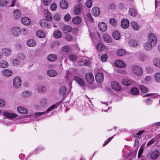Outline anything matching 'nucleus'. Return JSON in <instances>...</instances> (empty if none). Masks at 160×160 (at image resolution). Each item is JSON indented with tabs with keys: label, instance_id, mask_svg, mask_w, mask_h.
Masks as SVG:
<instances>
[{
	"label": "nucleus",
	"instance_id": "nucleus-1",
	"mask_svg": "<svg viewBox=\"0 0 160 160\" xmlns=\"http://www.w3.org/2000/svg\"><path fill=\"white\" fill-rule=\"evenodd\" d=\"M157 42V38L154 34L150 33L147 36V43L144 45L145 49L150 50L152 48L155 46Z\"/></svg>",
	"mask_w": 160,
	"mask_h": 160
},
{
	"label": "nucleus",
	"instance_id": "nucleus-2",
	"mask_svg": "<svg viewBox=\"0 0 160 160\" xmlns=\"http://www.w3.org/2000/svg\"><path fill=\"white\" fill-rule=\"evenodd\" d=\"M47 105V99L45 98H43L40 100L39 103L35 106L36 109L39 111H43L45 109Z\"/></svg>",
	"mask_w": 160,
	"mask_h": 160
},
{
	"label": "nucleus",
	"instance_id": "nucleus-3",
	"mask_svg": "<svg viewBox=\"0 0 160 160\" xmlns=\"http://www.w3.org/2000/svg\"><path fill=\"white\" fill-rule=\"evenodd\" d=\"M21 32L22 30L19 27H14L12 28L10 30L11 35L15 37H19L21 35Z\"/></svg>",
	"mask_w": 160,
	"mask_h": 160
},
{
	"label": "nucleus",
	"instance_id": "nucleus-4",
	"mask_svg": "<svg viewBox=\"0 0 160 160\" xmlns=\"http://www.w3.org/2000/svg\"><path fill=\"white\" fill-rule=\"evenodd\" d=\"M132 69L133 72L137 75H141L143 73L142 69L138 66H133L132 67Z\"/></svg>",
	"mask_w": 160,
	"mask_h": 160
},
{
	"label": "nucleus",
	"instance_id": "nucleus-5",
	"mask_svg": "<svg viewBox=\"0 0 160 160\" xmlns=\"http://www.w3.org/2000/svg\"><path fill=\"white\" fill-rule=\"evenodd\" d=\"M85 79L87 82L90 84L92 83L94 81L93 75L90 72L87 73L85 76Z\"/></svg>",
	"mask_w": 160,
	"mask_h": 160
},
{
	"label": "nucleus",
	"instance_id": "nucleus-6",
	"mask_svg": "<svg viewBox=\"0 0 160 160\" xmlns=\"http://www.w3.org/2000/svg\"><path fill=\"white\" fill-rule=\"evenodd\" d=\"M22 84L21 78L18 76L16 77L13 81V85L16 88H19Z\"/></svg>",
	"mask_w": 160,
	"mask_h": 160
},
{
	"label": "nucleus",
	"instance_id": "nucleus-7",
	"mask_svg": "<svg viewBox=\"0 0 160 160\" xmlns=\"http://www.w3.org/2000/svg\"><path fill=\"white\" fill-rule=\"evenodd\" d=\"M55 105H53L48 108L46 111L42 112H35L34 113V115L35 117H37L41 116L47 112H49L55 108Z\"/></svg>",
	"mask_w": 160,
	"mask_h": 160
},
{
	"label": "nucleus",
	"instance_id": "nucleus-8",
	"mask_svg": "<svg viewBox=\"0 0 160 160\" xmlns=\"http://www.w3.org/2000/svg\"><path fill=\"white\" fill-rule=\"evenodd\" d=\"M95 78L97 82L101 83L103 80L104 76L102 73L98 72L96 74Z\"/></svg>",
	"mask_w": 160,
	"mask_h": 160
},
{
	"label": "nucleus",
	"instance_id": "nucleus-9",
	"mask_svg": "<svg viewBox=\"0 0 160 160\" xmlns=\"http://www.w3.org/2000/svg\"><path fill=\"white\" fill-rule=\"evenodd\" d=\"M159 155V151L157 150H154L152 151L150 154V157L152 159L155 160L157 158Z\"/></svg>",
	"mask_w": 160,
	"mask_h": 160
},
{
	"label": "nucleus",
	"instance_id": "nucleus-10",
	"mask_svg": "<svg viewBox=\"0 0 160 160\" xmlns=\"http://www.w3.org/2000/svg\"><path fill=\"white\" fill-rule=\"evenodd\" d=\"M129 25L128 20L126 18L123 19L121 22V26L123 29L127 28Z\"/></svg>",
	"mask_w": 160,
	"mask_h": 160
},
{
	"label": "nucleus",
	"instance_id": "nucleus-11",
	"mask_svg": "<svg viewBox=\"0 0 160 160\" xmlns=\"http://www.w3.org/2000/svg\"><path fill=\"white\" fill-rule=\"evenodd\" d=\"M92 15L96 17L98 16L100 13L99 8L98 7L93 8L92 10Z\"/></svg>",
	"mask_w": 160,
	"mask_h": 160
},
{
	"label": "nucleus",
	"instance_id": "nucleus-12",
	"mask_svg": "<svg viewBox=\"0 0 160 160\" xmlns=\"http://www.w3.org/2000/svg\"><path fill=\"white\" fill-rule=\"evenodd\" d=\"M4 116L9 118H14L17 117V115L15 113H12L5 111L3 113Z\"/></svg>",
	"mask_w": 160,
	"mask_h": 160
},
{
	"label": "nucleus",
	"instance_id": "nucleus-13",
	"mask_svg": "<svg viewBox=\"0 0 160 160\" xmlns=\"http://www.w3.org/2000/svg\"><path fill=\"white\" fill-rule=\"evenodd\" d=\"M111 87L113 90L116 91H118L121 89L120 85L116 82H112L111 83Z\"/></svg>",
	"mask_w": 160,
	"mask_h": 160
},
{
	"label": "nucleus",
	"instance_id": "nucleus-14",
	"mask_svg": "<svg viewBox=\"0 0 160 160\" xmlns=\"http://www.w3.org/2000/svg\"><path fill=\"white\" fill-rule=\"evenodd\" d=\"M114 64L116 66L120 68H124L125 66V63L121 60H116Z\"/></svg>",
	"mask_w": 160,
	"mask_h": 160
},
{
	"label": "nucleus",
	"instance_id": "nucleus-15",
	"mask_svg": "<svg viewBox=\"0 0 160 160\" xmlns=\"http://www.w3.org/2000/svg\"><path fill=\"white\" fill-rule=\"evenodd\" d=\"M26 44L29 47H34L36 46V42L32 39H28L26 42Z\"/></svg>",
	"mask_w": 160,
	"mask_h": 160
},
{
	"label": "nucleus",
	"instance_id": "nucleus-16",
	"mask_svg": "<svg viewBox=\"0 0 160 160\" xmlns=\"http://www.w3.org/2000/svg\"><path fill=\"white\" fill-rule=\"evenodd\" d=\"M98 27L100 30L102 32H105L107 28V24L103 22H99L98 24Z\"/></svg>",
	"mask_w": 160,
	"mask_h": 160
},
{
	"label": "nucleus",
	"instance_id": "nucleus-17",
	"mask_svg": "<svg viewBox=\"0 0 160 160\" xmlns=\"http://www.w3.org/2000/svg\"><path fill=\"white\" fill-rule=\"evenodd\" d=\"M37 90L38 92L41 93H44L46 92L47 88L43 85H41L38 87Z\"/></svg>",
	"mask_w": 160,
	"mask_h": 160
},
{
	"label": "nucleus",
	"instance_id": "nucleus-18",
	"mask_svg": "<svg viewBox=\"0 0 160 160\" xmlns=\"http://www.w3.org/2000/svg\"><path fill=\"white\" fill-rule=\"evenodd\" d=\"M82 9V7L80 5H76L74 8V12L76 15H78L80 14L81 12V10Z\"/></svg>",
	"mask_w": 160,
	"mask_h": 160
},
{
	"label": "nucleus",
	"instance_id": "nucleus-19",
	"mask_svg": "<svg viewBox=\"0 0 160 160\" xmlns=\"http://www.w3.org/2000/svg\"><path fill=\"white\" fill-rule=\"evenodd\" d=\"M129 45L131 47H136L140 45V43L133 39L130 40L128 42Z\"/></svg>",
	"mask_w": 160,
	"mask_h": 160
},
{
	"label": "nucleus",
	"instance_id": "nucleus-20",
	"mask_svg": "<svg viewBox=\"0 0 160 160\" xmlns=\"http://www.w3.org/2000/svg\"><path fill=\"white\" fill-rule=\"evenodd\" d=\"M2 52L6 56H9L11 55L12 51L7 48H3L2 49Z\"/></svg>",
	"mask_w": 160,
	"mask_h": 160
},
{
	"label": "nucleus",
	"instance_id": "nucleus-21",
	"mask_svg": "<svg viewBox=\"0 0 160 160\" xmlns=\"http://www.w3.org/2000/svg\"><path fill=\"white\" fill-rule=\"evenodd\" d=\"M21 21L23 24L27 26L30 25L31 22V20L29 18L26 17L22 18Z\"/></svg>",
	"mask_w": 160,
	"mask_h": 160
},
{
	"label": "nucleus",
	"instance_id": "nucleus-22",
	"mask_svg": "<svg viewBox=\"0 0 160 160\" xmlns=\"http://www.w3.org/2000/svg\"><path fill=\"white\" fill-rule=\"evenodd\" d=\"M47 75L50 77H54L57 75V72L55 70L50 69L47 71Z\"/></svg>",
	"mask_w": 160,
	"mask_h": 160
},
{
	"label": "nucleus",
	"instance_id": "nucleus-23",
	"mask_svg": "<svg viewBox=\"0 0 160 160\" xmlns=\"http://www.w3.org/2000/svg\"><path fill=\"white\" fill-rule=\"evenodd\" d=\"M17 110L20 113L23 114H27L28 112V110L26 108L22 107H18Z\"/></svg>",
	"mask_w": 160,
	"mask_h": 160
},
{
	"label": "nucleus",
	"instance_id": "nucleus-24",
	"mask_svg": "<svg viewBox=\"0 0 160 160\" xmlns=\"http://www.w3.org/2000/svg\"><path fill=\"white\" fill-rule=\"evenodd\" d=\"M61 8L63 9H67L68 7V3L67 1L64 0H62L60 3Z\"/></svg>",
	"mask_w": 160,
	"mask_h": 160
},
{
	"label": "nucleus",
	"instance_id": "nucleus-25",
	"mask_svg": "<svg viewBox=\"0 0 160 160\" xmlns=\"http://www.w3.org/2000/svg\"><path fill=\"white\" fill-rule=\"evenodd\" d=\"M2 73L4 76L9 77L12 75V72L9 69H6L2 71Z\"/></svg>",
	"mask_w": 160,
	"mask_h": 160
},
{
	"label": "nucleus",
	"instance_id": "nucleus-26",
	"mask_svg": "<svg viewBox=\"0 0 160 160\" xmlns=\"http://www.w3.org/2000/svg\"><path fill=\"white\" fill-rule=\"evenodd\" d=\"M132 81L129 78H124L122 81V83L124 85L129 86L132 83Z\"/></svg>",
	"mask_w": 160,
	"mask_h": 160
},
{
	"label": "nucleus",
	"instance_id": "nucleus-27",
	"mask_svg": "<svg viewBox=\"0 0 160 160\" xmlns=\"http://www.w3.org/2000/svg\"><path fill=\"white\" fill-rule=\"evenodd\" d=\"M74 79L81 86H83L84 85V82L79 77L75 76L74 77Z\"/></svg>",
	"mask_w": 160,
	"mask_h": 160
},
{
	"label": "nucleus",
	"instance_id": "nucleus-28",
	"mask_svg": "<svg viewBox=\"0 0 160 160\" xmlns=\"http://www.w3.org/2000/svg\"><path fill=\"white\" fill-rule=\"evenodd\" d=\"M48 60L50 62L55 61L57 59L56 55L53 54H52L48 55Z\"/></svg>",
	"mask_w": 160,
	"mask_h": 160
},
{
	"label": "nucleus",
	"instance_id": "nucleus-29",
	"mask_svg": "<svg viewBox=\"0 0 160 160\" xmlns=\"http://www.w3.org/2000/svg\"><path fill=\"white\" fill-rule=\"evenodd\" d=\"M13 16L14 19L17 20L21 17V14L18 9H15L13 12Z\"/></svg>",
	"mask_w": 160,
	"mask_h": 160
},
{
	"label": "nucleus",
	"instance_id": "nucleus-30",
	"mask_svg": "<svg viewBox=\"0 0 160 160\" xmlns=\"http://www.w3.org/2000/svg\"><path fill=\"white\" fill-rule=\"evenodd\" d=\"M82 20L81 18L78 16L74 17L72 19L73 23L76 24H80Z\"/></svg>",
	"mask_w": 160,
	"mask_h": 160
},
{
	"label": "nucleus",
	"instance_id": "nucleus-31",
	"mask_svg": "<svg viewBox=\"0 0 160 160\" xmlns=\"http://www.w3.org/2000/svg\"><path fill=\"white\" fill-rule=\"evenodd\" d=\"M8 66V62L4 60H0V67L2 68H6Z\"/></svg>",
	"mask_w": 160,
	"mask_h": 160
},
{
	"label": "nucleus",
	"instance_id": "nucleus-32",
	"mask_svg": "<svg viewBox=\"0 0 160 160\" xmlns=\"http://www.w3.org/2000/svg\"><path fill=\"white\" fill-rule=\"evenodd\" d=\"M44 16L46 18L47 20L48 21H51L52 19V17L50 13L47 10H45L44 12Z\"/></svg>",
	"mask_w": 160,
	"mask_h": 160
},
{
	"label": "nucleus",
	"instance_id": "nucleus-33",
	"mask_svg": "<svg viewBox=\"0 0 160 160\" xmlns=\"http://www.w3.org/2000/svg\"><path fill=\"white\" fill-rule=\"evenodd\" d=\"M112 36L113 38L116 40H118L120 38V34L119 31H113Z\"/></svg>",
	"mask_w": 160,
	"mask_h": 160
},
{
	"label": "nucleus",
	"instance_id": "nucleus-34",
	"mask_svg": "<svg viewBox=\"0 0 160 160\" xmlns=\"http://www.w3.org/2000/svg\"><path fill=\"white\" fill-rule=\"evenodd\" d=\"M131 26L133 30L135 31H138L139 30V27L138 24L135 21H132L131 22Z\"/></svg>",
	"mask_w": 160,
	"mask_h": 160
},
{
	"label": "nucleus",
	"instance_id": "nucleus-35",
	"mask_svg": "<svg viewBox=\"0 0 160 160\" xmlns=\"http://www.w3.org/2000/svg\"><path fill=\"white\" fill-rule=\"evenodd\" d=\"M103 38L104 41L108 43H110L112 41V38L108 35L105 34L103 35Z\"/></svg>",
	"mask_w": 160,
	"mask_h": 160
},
{
	"label": "nucleus",
	"instance_id": "nucleus-36",
	"mask_svg": "<svg viewBox=\"0 0 160 160\" xmlns=\"http://www.w3.org/2000/svg\"><path fill=\"white\" fill-rule=\"evenodd\" d=\"M153 62L154 65L158 68H160V59L156 58L153 59Z\"/></svg>",
	"mask_w": 160,
	"mask_h": 160
},
{
	"label": "nucleus",
	"instance_id": "nucleus-37",
	"mask_svg": "<svg viewBox=\"0 0 160 160\" xmlns=\"http://www.w3.org/2000/svg\"><path fill=\"white\" fill-rule=\"evenodd\" d=\"M62 30L63 32L65 33H67L70 32L72 30L71 26L69 25H66L64 26L62 28Z\"/></svg>",
	"mask_w": 160,
	"mask_h": 160
},
{
	"label": "nucleus",
	"instance_id": "nucleus-38",
	"mask_svg": "<svg viewBox=\"0 0 160 160\" xmlns=\"http://www.w3.org/2000/svg\"><path fill=\"white\" fill-rule=\"evenodd\" d=\"M109 22L110 24L114 27H116L118 22L114 18H111L109 19Z\"/></svg>",
	"mask_w": 160,
	"mask_h": 160
},
{
	"label": "nucleus",
	"instance_id": "nucleus-39",
	"mask_svg": "<svg viewBox=\"0 0 160 160\" xmlns=\"http://www.w3.org/2000/svg\"><path fill=\"white\" fill-rule=\"evenodd\" d=\"M32 94V92L29 90H25L22 93V96L24 98L29 97Z\"/></svg>",
	"mask_w": 160,
	"mask_h": 160
},
{
	"label": "nucleus",
	"instance_id": "nucleus-40",
	"mask_svg": "<svg viewBox=\"0 0 160 160\" xmlns=\"http://www.w3.org/2000/svg\"><path fill=\"white\" fill-rule=\"evenodd\" d=\"M130 92L132 94L135 95H138L139 93V90L136 88H132L131 89Z\"/></svg>",
	"mask_w": 160,
	"mask_h": 160
},
{
	"label": "nucleus",
	"instance_id": "nucleus-41",
	"mask_svg": "<svg viewBox=\"0 0 160 160\" xmlns=\"http://www.w3.org/2000/svg\"><path fill=\"white\" fill-rule=\"evenodd\" d=\"M54 37L56 38H59L61 37L62 35L61 32L59 30L55 31L53 34Z\"/></svg>",
	"mask_w": 160,
	"mask_h": 160
},
{
	"label": "nucleus",
	"instance_id": "nucleus-42",
	"mask_svg": "<svg viewBox=\"0 0 160 160\" xmlns=\"http://www.w3.org/2000/svg\"><path fill=\"white\" fill-rule=\"evenodd\" d=\"M37 36L40 38H43L45 37L44 32L42 30H39L36 33Z\"/></svg>",
	"mask_w": 160,
	"mask_h": 160
},
{
	"label": "nucleus",
	"instance_id": "nucleus-43",
	"mask_svg": "<svg viewBox=\"0 0 160 160\" xmlns=\"http://www.w3.org/2000/svg\"><path fill=\"white\" fill-rule=\"evenodd\" d=\"M126 53V51L123 49H119L117 52V54L118 56H122Z\"/></svg>",
	"mask_w": 160,
	"mask_h": 160
},
{
	"label": "nucleus",
	"instance_id": "nucleus-44",
	"mask_svg": "<svg viewBox=\"0 0 160 160\" xmlns=\"http://www.w3.org/2000/svg\"><path fill=\"white\" fill-rule=\"evenodd\" d=\"M129 13L132 17H135L137 15V11L133 8H130L129 10Z\"/></svg>",
	"mask_w": 160,
	"mask_h": 160
},
{
	"label": "nucleus",
	"instance_id": "nucleus-45",
	"mask_svg": "<svg viewBox=\"0 0 160 160\" xmlns=\"http://www.w3.org/2000/svg\"><path fill=\"white\" fill-rule=\"evenodd\" d=\"M66 92V87L63 86L60 89L59 92L60 94L64 95L65 94Z\"/></svg>",
	"mask_w": 160,
	"mask_h": 160
},
{
	"label": "nucleus",
	"instance_id": "nucleus-46",
	"mask_svg": "<svg viewBox=\"0 0 160 160\" xmlns=\"http://www.w3.org/2000/svg\"><path fill=\"white\" fill-rule=\"evenodd\" d=\"M97 48L98 51H101L104 49L105 47L102 44L98 43L97 45Z\"/></svg>",
	"mask_w": 160,
	"mask_h": 160
},
{
	"label": "nucleus",
	"instance_id": "nucleus-47",
	"mask_svg": "<svg viewBox=\"0 0 160 160\" xmlns=\"http://www.w3.org/2000/svg\"><path fill=\"white\" fill-rule=\"evenodd\" d=\"M143 148H144V145H142L141 146V147L139 150L138 152V158H140L142 156V155L143 152Z\"/></svg>",
	"mask_w": 160,
	"mask_h": 160
},
{
	"label": "nucleus",
	"instance_id": "nucleus-48",
	"mask_svg": "<svg viewBox=\"0 0 160 160\" xmlns=\"http://www.w3.org/2000/svg\"><path fill=\"white\" fill-rule=\"evenodd\" d=\"M140 90L143 93H146L148 92V88L144 86L141 85L139 87Z\"/></svg>",
	"mask_w": 160,
	"mask_h": 160
},
{
	"label": "nucleus",
	"instance_id": "nucleus-49",
	"mask_svg": "<svg viewBox=\"0 0 160 160\" xmlns=\"http://www.w3.org/2000/svg\"><path fill=\"white\" fill-rule=\"evenodd\" d=\"M17 57L21 60H24L25 59L26 56L23 53H19L17 54Z\"/></svg>",
	"mask_w": 160,
	"mask_h": 160
},
{
	"label": "nucleus",
	"instance_id": "nucleus-50",
	"mask_svg": "<svg viewBox=\"0 0 160 160\" xmlns=\"http://www.w3.org/2000/svg\"><path fill=\"white\" fill-rule=\"evenodd\" d=\"M8 0H0V6L2 7L6 5L8 3Z\"/></svg>",
	"mask_w": 160,
	"mask_h": 160
},
{
	"label": "nucleus",
	"instance_id": "nucleus-51",
	"mask_svg": "<svg viewBox=\"0 0 160 160\" xmlns=\"http://www.w3.org/2000/svg\"><path fill=\"white\" fill-rule=\"evenodd\" d=\"M154 78L157 82H160V73H156L154 75Z\"/></svg>",
	"mask_w": 160,
	"mask_h": 160
},
{
	"label": "nucleus",
	"instance_id": "nucleus-52",
	"mask_svg": "<svg viewBox=\"0 0 160 160\" xmlns=\"http://www.w3.org/2000/svg\"><path fill=\"white\" fill-rule=\"evenodd\" d=\"M108 58V56L106 54H103L102 55L101 59L102 62H106Z\"/></svg>",
	"mask_w": 160,
	"mask_h": 160
},
{
	"label": "nucleus",
	"instance_id": "nucleus-53",
	"mask_svg": "<svg viewBox=\"0 0 160 160\" xmlns=\"http://www.w3.org/2000/svg\"><path fill=\"white\" fill-rule=\"evenodd\" d=\"M92 0H87L86 2V5L88 8H91L92 6Z\"/></svg>",
	"mask_w": 160,
	"mask_h": 160
},
{
	"label": "nucleus",
	"instance_id": "nucleus-54",
	"mask_svg": "<svg viewBox=\"0 0 160 160\" xmlns=\"http://www.w3.org/2000/svg\"><path fill=\"white\" fill-rule=\"evenodd\" d=\"M53 18L55 20L58 21L60 19V16L59 14H55L53 16Z\"/></svg>",
	"mask_w": 160,
	"mask_h": 160
},
{
	"label": "nucleus",
	"instance_id": "nucleus-55",
	"mask_svg": "<svg viewBox=\"0 0 160 160\" xmlns=\"http://www.w3.org/2000/svg\"><path fill=\"white\" fill-rule=\"evenodd\" d=\"M70 48L69 46H65L63 47L62 50L63 51L68 52L70 50Z\"/></svg>",
	"mask_w": 160,
	"mask_h": 160
},
{
	"label": "nucleus",
	"instance_id": "nucleus-56",
	"mask_svg": "<svg viewBox=\"0 0 160 160\" xmlns=\"http://www.w3.org/2000/svg\"><path fill=\"white\" fill-rule=\"evenodd\" d=\"M69 59L72 61L75 60L77 58V56L74 54H72L69 56Z\"/></svg>",
	"mask_w": 160,
	"mask_h": 160
},
{
	"label": "nucleus",
	"instance_id": "nucleus-57",
	"mask_svg": "<svg viewBox=\"0 0 160 160\" xmlns=\"http://www.w3.org/2000/svg\"><path fill=\"white\" fill-rule=\"evenodd\" d=\"M19 60L17 59H13L12 61V63L14 66L19 65Z\"/></svg>",
	"mask_w": 160,
	"mask_h": 160
},
{
	"label": "nucleus",
	"instance_id": "nucleus-58",
	"mask_svg": "<svg viewBox=\"0 0 160 160\" xmlns=\"http://www.w3.org/2000/svg\"><path fill=\"white\" fill-rule=\"evenodd\" d=\"M65 21L66 22H68L71 18V16L69 14H66L64 17Z\"/></svg>",
	"mask_w": 160,
	"mask_h": 160
},
{
	"label": "nucleus",
	"instance_id": "nucleus-59",
	"mask_svg": "<svg viewBox=\"0 0 160 160\" xmlns=\"http://www.w3.org/2000/svg\"><path fill=\"white\" fill-rule=\"evenodd\" d=\"M57 8V6L56 4L52 3L51 5V9L52 11L56 10Z\"/></svg>",
	"mask_w": 160,
	"mask_h": 160
},
{
	"label": "nucleus",
	"instance_id": "nucleus-60",
	"mask_svg": "<svg viewBox=\"0 0 160 160\" xmlns=\"http://www.w3.org/2000/svg\"><path fill=\"white\" fill-rule=\"evenodd\" d=\"M155 142V139L154 138H152L147 143V146H149L153 144Z\"/></svg>",
	"mask_w": 160,
	"mask_h": 160
},
{
	"label": "nucleus",
	"instance_id": "nucleus-61",
	"mask_svg": "<svg viewBox=\"0 0 160 160\" xmlns=\"http://www.w3.org/2000/svg\"><path fill=\"white\" fill-rule=\"evenodd\" d=\"M5 101L2 99L0 98V107L2 108L5 106Z\"/></svg>",
	"mask_w": 160,
	"mask_h": 160
},
{
	"label": "nucleus",
	"instance_id": "nucleus-62",
	"mask_svg": "<svg viewBox=\"0 0 160 160\" xmlns=\"http://www.w3.org/2000/svg\"><path fill=\"white\" fill-rule=\"evenodd\" d=\"M150 94H150V96L152 98H155L160 96L159 95L156 93H151Z\"/></svg>",
	"mask_w": 160,
	"mask_h": 160
},
{
	"label": "nucleus",
	"instance_id": "nucleus-63",
	"mask_svg": "<svg viewBox=\"0 0 160 160\" xmlns=\"http://www.w3.org/2000/svg\"><path fill=\"white\" fill-rule=\"evenodd\" d=\"M152 101L151 99L148 98L145 100V103L147 105H150L152 103Z\"/></svg>",
	"mask_w": 160,
	"mask_h": 160
},
{
	"label": "nucleus",
	"instance_id": "nucleus-64",
	"mask_svg": "<svg viewBox=\"0 0 160 160\" xmlns=\"http://www.w3.org/2000/svg\"><path fill=\"white\" fill-rule=\"evenodd\" d=\"M147 70L148 73H152L153 72V69L152 68L148 67L146 68Z\"/></svg>",
	"mask_w": 160,
	"mask_h": 160
}]
</instances>
